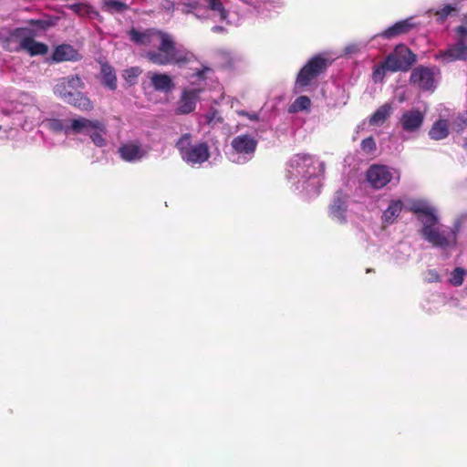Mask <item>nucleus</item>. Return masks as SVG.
Instances as JSON below:
<instances>
[{
    "mask_svg": "<svg viewBox=\"0 0 467 467\" xmlns=\"http://www.w3.org/2000/svg\"><path fill=\"white\" fill-rule=\"evenodd\" d=\"M129 36L137 45L157 47L156 49H150L145 53V57L155 65H176L180 68H184L188 64L197 62L196 56L182 45L177 44L168 33L154 29L139 31L132 28Z\"/></svg>",
    "mask_w": 467,
    "mask_h": 467,
    "instance_id": "f257e3e1",
    "label": "nucleus"
},
{
    "mask_svg": "<svg viewBox=\"0 0 467 467\" xmlns=\"http://www.w3.org/2000/svg\"><path fill=\"white\" fill-rule=\"evenodd\" d=\"M410 210L417 215L421 223V235L432 246L449 248L456 245L457 234L461 229V222L454 223L452 227L439 224L436 208L426 200H415L410 203Z\"/></svg>",
    "mask_w": 467,
    "mask_h": 467,
    "instance_id": "f03ea898",
    "label": "nucleus"
},
{
    "mask_svg": "<svg viewBox=\"0 0 467 467\" xmlns=\"http://www.w3.org/2000/svg\"><path fill=\"white\" fill-rule=\"evenodd\" d=\"M320 163L312 155L298 153L294 155L287 168L288 180L298 191H306L307 194H317L320 180L317 171Z\"/></svg>",
    "mask_w": 467,
    "mask_h": 467,
    "instance_id": "7ed1b4c3",
    "label": "nucleus"
},
{
    "mask_svg": "<svg viewBox=\"0 0 467 467\" xmlns=\"http://www.w3.org/2000/svg\"><path fill=\"white\" fill-rule=\"evenodd\" d=\"M36 31L30 27L0 28V46L8 52L25 51L30 56L47 54L46 44L37 42Z\"/></svg>",
    "mask_w": 467,
    "mask_h": 467,
    "instance_id": "20e7f679",
    "label": "nucleus"
},
{
    "mask_svg": "<svg viewBox=\"0 0 467 467\" xmlns=\"http://www.w3.org/2000/svg\"><path fill=\"white\" fill-rule=\"evenodd\" d=\"M85 83L77 76H67L57 80L53 87L55 96L81 111H91L94 104L90 99L82 92Z\"/></svg>",
    "mask_w": 467,
    "mask_h": 467,
    "instance_id": "39448f33",
    "label": "nucleus"
},
{
    "mask_svg": "<svg viewBox=\"0 0 467 467\" xmlns=\"http://www.w3.org/2000/svg\"><path fill=\"white\" fill-rule=\"evenodd\" d=\"M182 160L191 167L201 166L210 156V147L205 141L192 143L190 133L182 135L175 143Z\"/></svg>",
    "mask_w": 467,
    "mask_h": 467,
    "instance_id": "423d86ee",
    "label": "nucleus"
},
{
    "mask_svg": "<svg viewBox=\"0 0 467 467\" xmlns=\"http://www.w3.org/2000/svg\"><path fill=\"white\" fill-rule=\"evenodd\" d=\"M257 145L258 140L253 134L237 135L231 140L227 158L234 164L244 165L254 157Z\"/></svg>",
    "mask_w": 467,
    "mask_h": 467,
    "instance_id": "0eeeda50",
    "label": "nucleus"
},
{
    "mask_svg": "<svg viewBox=\"0 0 467 467\" xmlns=\"http://www.w3.org/2000/svg\"><path fill=\"white\" fill-rule=\"evenodd\" d=\"M205 5L197 1L183 2L182 11L184 14H192L198 19L213 18L220 22L228 18L229 12L224 7L222 0H204Z\"/></svg>",
    "mask_w": 467,
    "mask_h": 467,
    "instance_id": "6e6552de",
    "label": "nucleus"
},
{
    "mask_svg": "<svg viewBox=\"0 0 467 467\" xmlns=\"http://www.w3.org/2000/svg\"><path fill=\"white\" fill-rule=\"evenodd\" d=\"M185 67L189 68L183 76L188 83L186 88L192 89L200 95L205 90L208 80L212 79L213 70L198 59L196 63L188 64Z\"/></svg>",
    "mask_w": 467,
    "mask_h": 467,
    "instance_id": "1a4fd4ad",
    "label": "nucleus"
},
{
    "mask_svg": "<svg viewBox=\"0 0 467 467\" xmlns=\"http://www.w3.org/2000/svg\"><path fill=\"white\" fill-rule=\"evenodd\" d=\"M424 118V113L418 109L404 110L398 122L401 129L400 138L403 140L415 138L423 125Z\"/></svg>",
    "mask_w": 467,
    "mask_h": 467,
    "instance_id": "9d476101",
    "label": "nucleus"
},
{
    "mask_svg": "<svg viewBox=\"0 0 467 467\" xmlns=\"http://www.w3.org/2000/svg\"><path fill=\"white\" fill-rule=\"evenodd\" d=\"M327 60L321 55L312 57L298 72L296 87V91L310 85L327 67Z\"/></svg>",
    "mask_w": 467,
    "mask_h": 467,
    "instance_id": "9b49d317",
    "label": "nucleus"
},
{
    "mask_svg": "<svg viewBox=\"0 0 467 467\" xmlns=\"http://www.w3.org/2000/svg\"><path fill=\"white\" fill-rule=\"evenodd\" d=\"M150 147L140 139L128 140L118 148L119 158L129 163L140 162L149 156Z\"/></svg>",
    "mask_w": 467,
    "mask_h": 467,
    "instance_id": "f8f14e48",
    "label": "nucleus"
},
{
    "mask_svg": "<svg viewBox=\"0 0 467 467\" xmlns=\"http://www.w3.org/2000/svg\"><path fill=\"white\" fill-rule=\"evenodd\" d=\"M244 5L246 12L260 19H267L282 8L286 0H240Z\"/></svg>",
    "mask_w": 467,
    "mask_h": 467,
    "instance_id": "ddd939ff",
    "label": "nucleus"
},
{
    "mask_svg": "<svg viewBox=\"0 0 467 467\" xmlns=\"http://www.w3.org/2000/svg\"><path fill=\"white\" fill-rule=\"evenodd\" d=\"M440 69L435 67H417L410 74V83L423 91H433L438 83Z\"/></svg>",
    "mask_w": 467,
    "mask_h": 467,
    "instance_id": "4468645a",
    "label": "nucleus"
},
{
    "mask_svg": "<svg viewBox=\"0 0 467 467\" xmlns=\"http://www.w3.org/2000/svg\"><path fill=\"white\" fill-rule=\"evenodd\" d=\"M466 37L462 36H455V42L449 44L447 48L439 50L434 58L443 64L455 62L458 60H467V43Z\"/></svg>",
    "mask_w": 467,
    "mask_h": 467,
    "instance_id": "2eb2a0df",
    "label": "nucleus"
},
{
    "mask_svg": "<svg viewBox=\"0 0 467 467\" xmlns=\"http://www.w3.org/2000/svg\"><path fill=\"white\" fill-rule=\"evenodd\" d=\"M368 182L375 189H381L391 182L398 183L400 172L385 165H373L367 171Z\"/></svg>",
    "mask_w": 467,
    "mask_h": 467,
    "instance_id": "dca6fc26",
    "label": "nucleus"
},
{
    "mask_svg": "<svg viewBox=\"0 0 467 467\" xmlns=\"http://www.w3.org/2000/svg\"><path fill=\"white\" fill-rule=\"evenodd\" d=\"M348 206V195L342 191H337L328 208L329 218L337 223H346Z\"/></svg>",
    "mask_w": 467,
    "mask_h": 467,
    "instance_id": "f3484780",
    "label": "nucleus"
},
{
    "mask_svg": "<svg viewBox=\"0 0 467 467\" xmlns=\"http://www.w3.org/2000/svg\"><path fill=\"white\" fill-rule=\"evenodd\" d=\"M415 26V24L413 23V18H407L404 20H400L393 24L392 26H389L385 30H383L381 33L374 35L370 41H374L378 37H382L385 39H392L395 38L400 35L406 34L409 31H410Z\"/></svg>",
    "mask_w": 467,
    "mask_h": 467,
    "instance_id": "a211bd4d",
    "label": "nucleus"
},
{
    "mask_svg": "<svg viewBox=\"0 0 467 467\" xmlns=\"http://www.w3.org/2000/svg\"><path fill=\"white\" fill-rule=\"evenodd\" d=\"M200 95L189 88H183L176 103L175 112L187 115L194 111Z\"/></svg>",
    "mask_w": 467,
    "mask_h": 467,
    "instance_id": "6ab92c4d",
    "label": "nucleus"
},
{
    "mask_svg": "<svg viewBox=\"0 0 467 467\" xmlns=\"http://www.w3.org/2000/svg\"><path fill=\"white\" fill-rule=\"evenodd\" d=\"M70 134H80L88 132L92 129L103 130V122L99 119H89L84 117H78L69 119Z\"/></svg>",
    "mask_w": 467,
    "mask_h": 467,
    "instance_id": "aec40b11",
    "label": "nucleus"
},
{
    "mask_svg": "<svg viewBox=\"0 0 467 467\" xmlns=\"http://www.w3.org/2000/svg\"><path fill=\"white\" fill-rule=\"evenodd\" d=\"M52 59L55 62L78 61L81 56L71 45L62 44L55 48Z\"/></svg>",
    "mask_w": 467,
    "mask_h": 467,
    "instance_id": "412c9836",
    "label": "nucleus"
},
{
    "mask_svg": "<svg viewBox=\"0 0 467 467\" xmlns=\"http://www.w3.org/2000/svg\"><path fill=\"white\" fill-rule=\"evenodd\" d=\"M150 78L153 88L157 91L168 93L174 88L172 78L166 73H152Z\"/></svg>",
    "mask_w": 467,
    "mask_h": 467,
    "instance_id": "4be33fe9",
    "label": "nucleus"
},
{
    "mask_svg": "<svg viewBox=\"0 0 467 467\" xmlns=\"http://www.w3.org/2000/svg\"><path fill=\"white\" fill-rule=\"evenodd\" d=\"M403 208V202L400 200H391L388 207L383 211L381 220L385 225L392 224L400 216Z\"/></svg>",
    "mask_w": 467,
    "mask_h": 467,
    "instance_id": "5701e85b",
    "label": "nucleus"
},
{
    "mask_svg": "<svg viewBox=\"0 0 467 467\" xmlns=\"http://www.w3.org/2000/svg\"><path fill=\"white\" fill-rule=\"evenodd\" d=\"M44 122L47 128L54 133L70 134L69 119H67L49 118Z\"/></svg>",
    "mask_w": 467,
    "mask_h": 467,
    "instance_id": "b1692460",
    "label": "nucleus"
},
{
    "mask_svg": "<svg viewBox=\"0 0 467 467\" xmlns=\"http://www.w3.org/2000/svg\"><path fill=\"white\" fill-rule=\"evenodd\" d=\"M384 67L390 72L407 70L411 66V61L400 60L395 54H389L382 62Z\"/></svg>",
    "mask_w": 467,
    "mask_h": 467,
    "instance_id": "393cba45",
    "label": "nucleus"
},
{
    "mask_svg": "<svg viewBox=\"0 0 467 467\" xmlns=\"http://www.w3.org/2000/svg\"><path fill=\"white\" fill-rule=\"evenodd\" d=\"M101 82L102 84L110 90L117 88V77L114 68L105 63L101 65Z\"/></svg>",
    "mask_w": 467,
    "mask_h": 467,
    "instance_id": "a878e982",
    "label": "nucleus"
},
{
    "mask_svg": "<svg viewBox=\"0 0 467 467\" xmlns=\"http://www.w3.org/2000/svg\"><path fill=\"white\" fill-rule=\"evenodd\" d=\"M449 135V125L446 119H439L435 121L431 130H429V136L431 140H441Z\"/></svg>",
    "mask_w": 467,
    "mask_h": 467,
    "instance_id": "bb28decb",
    "label": "nucleus"
},
{
    "mask_svg": "<svg viewBox=\"0 0 467 467\" xmlns=\"http://www.w3.org/2000/svg\"><path fill=\"white\" fill-rule=\"evenodd\" d=\"M392 110V105L390 103H385L384 105L378 108L377 110L372 114L369 119V123L371 125L377 126L382 125L391 115Z\"/></svg>",
    "mask_w": 467,
    "mask_h": 467,
    "instance_id": "cd10ccee",
    "label": "nucleus"
},
{
    "mask_svg": "<svg viewBox=\"0 0 467 467\" xmlns=\"http://www.w3.org/2000/svg\"><path fill=\"white\" fill-rule=\"evenodd\" d=\"M67 7L72 10L79 17L92 18L98 16V12L87 3H74L67 5Z\"/></svg>",
    "mask_w": 467,
    "mask_h": 467,
    "instance_id": "c85d7f7f",
    "label": "nucleus"
},
{
    "mask_svg": "<svg viewBox=\"0 0 467 467\" xmlns=\"http://www.w3.org/2000/svg\"><path fill=\"white\" fill-rule=\"evenodd\" d=\"M107 128L106 125L103 123L102 130L100 129H92L88 135L97 147L101 148L107 146L108 144V141L105 138Z\"/></svg>",
    "mask_w": 467,
    "mask_h": 467,
    "instance_id": "c756f323",
    "label": "nucleus"
},
{
    "mask_svg": "<svg viewBox=\"0 0 467 467\" xmlns=\"http://www.w3.org/2000/svg\"><path fill=\"white\" fill-rule=\"evenodd\" d=\"M311 100L306 96H299L295 101L289 106V113H297L300 111L307 110L310 108Z\"/></svg>",
    "mask_w": 467,
    "mask_h": 467,
    "instance_id": "7c9ffc66",
    "label": "nucleus"
},
{
    "mask_svg": "<svg viewBox=\"0 0 467 467\" xmlns=\"http://www.w3.org/2000/svg\"><path fill=\"white\" fill-rule=\"evenodd\" d=\"M141 73L142 69L140 67H131L123 70L122 77L128 84L134 85Z\"/></svg>",
    "mask_w": 467,
    "mask_h": 467,
    "instance_id": "2f4dec72",
    "label": "nucleus"
},
{
    "mask_svg": "<svg viewBox=\"0 0 467 467\" xmlns=\"http://www.w3.org/2000/svg\"><path fill=\"white\" fill-rule=\"evenodd\" d=\"M104 7L110 12L121 13L129 8V5L119 0H103Z\"/></svg>",
    "mask_w": 467,
    "mask_h": 467,
    "instance_id": "473e14b6",
    "label": "nucleus"
},
{
    "mask_svg": "<svg viewBox=\"0 0 467 467\" xmlns=\"http://www.w3.org/2000/svg\"><path fill=\"white\" fill-rule=\"evenodd\" d=\"M396 56L400 60L411 61V65L416 61L415 55L405 46L400 45L395 48Z\"/></svg>",
    "mask_w": 467,
    "mask_h": 467,
    "instance_id": "72a5a7b5",
    "label": "nucleus"
},
{
    "mask_svg": "<svg viewBox=\"0 0 467 467\" xmlns=\"http://www.w3.org/2000/svg\"><path fill=\"white\" fill-rule=\"evenodd\" d=\"M466 271L462 267H456L451 273L450 277V284L454 286L462 285Z\"/></svg>",
    "mask_w": 467,
    "mask_h": 467,
    "instance_id": "f704fd0d",
    "label": "nucleus"
},
{
    "mask_svg": "<svg viewBox=\"0 0 467 467\" xmlns=\"http://www.w3.org/2000/svg\"><path fill=\"white\" fill-rule=\"evenodd\" d=\"M369 42L371 41L369 40L368 42L360 41L357 43H350L345 47L344 53L345 55L357 54L365 48Z\"/></svg>",
    "mask_w": 467,
    "mask_h": 467,
    "instance_id": "c9c22d12",
    "label": "nucleus"
},
{
    "mask_svg": "<svg viewBox=\"0 0 467 467\" xmlns=\"http://www.w3.org/2000/svg\"><path fill=\"white\" fill-rule=\"evenodd\" d=\"M455 10L456 7L454 5H445L437 10L435 15L438 16V21L443 22Z\"/></svg>",
    "mask_w": 467,
    "mask_h": 467,
    "instance_id": "e433bc0d",
    "label": "nucleus"
},
{
    "mask_svg": "<svg viewBox=\"0 0 467 467\" xmlns=\"http://www.w3.org/2000/svg\"><path fill=\"white\" fill-rule=\"evenodd\" d=\"M386 71H388V69L384 67V65L382 63L375 66L373 68V73H372V78H373L374 82H376V83L382 82L384 79Z\"/></svg>",
    "mask_w": 467,
    "mask_h": 467,
    "instance_id": "4c0bfd02",
    "label": "nucleus"
},
{
    "mask_svg": "<svg viewBox=\"0 0 467 467\" xmlns=\"http://www.w3.org/2000/svg\"><path fill=\"white\" fill-rule=\"evenodd\" d=\"M361 149L366 153H371L376 150V142L372 137L364 139L361 141Z\"/></svg>",
    "mask_w": 467,
    "mask_h": 467,
    "instance_id": "58836bf2",
    "label": "nucleus"
},
{
    "mask_svg": "<svg viewBox=\"0 0 467 467\" xmlns=\"http://www.w3.org/2000/svg\"><path fill=\"white\" fill-rule=\"evenodd\" d=\"M455 35L467 38V14L462 18V24L454 29Z\"/></svg>",
    "mask_w": 467,
    "mask_h": 467,
    "instance_id": "ea45409f",
    "label": "nucleus"
},
{
    "mask_svg": "<svg viewBox=\"0 0 467 467\" xmlns=\"http://www.w3.org/2000/svg\"><path fill=\"white\" fill-rule=\"evenodd\" d=\"M457 127V131H462L467 125V113L460 114L454 122Z\"/></svg>",
    "mask_w": 467,
    "mask_h": 467,
    "instance_id": "a19ab883",
    "label": "nucleus"
},
{
    "mask_svg": "<svg viewBox=\"0 0 467 467\" xmlns=\"http://www.w3.org/2000/svg\"><path fill=\"white\" fill-rule=\"evenodd\" d=\"M29 111L32 113V119L35 120H41L42 119V111L36 107L35 104L32 105L29 109Z\"/></svg>",
    "mask_w": 467,
    "mask_h": 467,
    "instance_id": "79ce46f5",
    "label": "nucleus"
},
{
    "mask_svg": "<svg viewBox=\"0 0 467 467\" xmlns=\"http://www.w3.org/2000/svg\"><path fill=\"white\" fill-rule=\"evenodd\" d=\"M429 275H430V278H429L430 282L439 281L440 276H439L438 273L435 270H430L429 271Z\"/></svg>",
    "mask_w": 467,
    "mask_h": 467,
    "instance_id": "37998d69",
    "label": "nucleus"
},
{
    "mask_svg": "<svg viewBox=\"0 0 467 467\" xmlns=\"http://www.w3.org/2000/svg\"><path fill=\"white\" fill-rule=\"evenodd\" d=\"M242 115L246 116L250 120H257L258 119L257 113L242 112Z\"/></svg>",
    "mask_w": 467,
    "mask_h": 467,
    "instance_id": "c03bdc74",
    "label": "nucleus"
},
{
    "mask_svg": "<svg viewBox=\"0 0 467 467\" xmlns=\"http://www.w3.org/2000/svg\"><path fill=\"white\" fill-rule=\"evenodd\" d=\"M164 7L168 10H170L171 7H173V5L170 2H167L166 5H164Z\"/></svg>",
    "mask_w": 467,
    "mask_h": 467,
    "instance_id": "a18cd8bd",
    "label": "nucleus"
},
{
    "mask_svg": "<svg viewBox=\"0 0 467 467\" xmlns=\"http://www.w3.org/2000/svg\"><path fill=\"white\" fill-rule=\"evenodd\" d=\"M220 30H222V27H221V26H214L213 27V32H219Z\"/></svg>",
    "mask_w": 467,
    "mask_h": 467,
    "instance_id": "49530a36",
    "label": "nucleus"
}]
</instances>
